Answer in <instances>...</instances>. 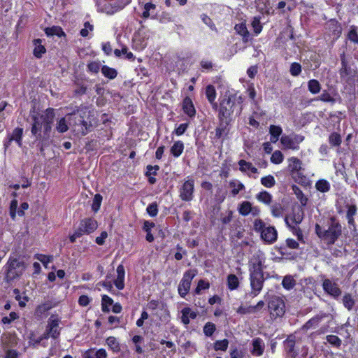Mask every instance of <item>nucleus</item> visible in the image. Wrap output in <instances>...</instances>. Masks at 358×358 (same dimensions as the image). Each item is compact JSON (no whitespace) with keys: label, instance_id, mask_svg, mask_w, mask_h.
Returning <instances> with one entry per match:
<instances>
[{"label":"nucleus","instance_id":"f257e3e1","mask_svg":"<svg viewBox=\"0 0 358 358\" xmlns=\"http://www.w3.org/2000/svg\"><path fill=\"white\" fill-rule=\"evenodd\" d=\"M243 99L236 93H226L219 99L217 108L218 120H227L228 122H233L236 116L241 115L243 110Z\"/></svg>","mask_w":358,"mask_h":358},{"label":"nucleus","instance_id":"f03ea898","mask_svg":"<svg viewBox=\"0 0 358 358\" xmlns=\"http://www.w3.org/2000/svg\"><path fill=\"white\" fill-rule=\"evenodd\" d=\"M55 110L52 108H48L43 114H35L31 116L32 124L31 133L36 140L41 138V129L43 127L45 135H49L52 129V124L54 121Z\"/></svg>","mask_w":358,"mask_h":358},{"label":"nucleus","instance_id":"7ed1b4c3","mask_svg":"<svg viewBox=\"0 0 358 358\" xmlns=\"http://www.w3.org/2000/svg\"><path fill=\"white\" fill-rule=\"evenodd\" d=\"M317 236L327 245H332L342 234V226L335 216L329 218L328 228L326 229L320 224H315Z\"/></svg>","mask_w":358,"mask_h":358},{"label":"nucleus","instance_id":"20e7f679","mask_svg":"<svg viewBox=\"0 0 358 358\" xmlns=\"http://www.w3.org/2000/svg\"><path fill=\"white\" fill-rule=\"evenodd\" d=\"M264 259L258 257L249 265L250 282L252 293L257 296L262 291L264 282Z\"/></svg>","mask_w":358,"mask_h":358},{"label":"nucleus","instance_id":"39448f33","mask_svg":"<svg viewBox=\"0 0 358 358\" xmlns=\"http://www.w3.org/2000/svg\"><path fill=\"white\" fill-rule=\"evenodd\" d=\"M97 227L98 222L93 217H85L80 220L77 229L69 236L70 243H73L77 238H80L83 235H89L93 233Z\"/></svg>","mask_w":358,"mask_h":358},{"label":"nucleus","instance_id":"423d86ee","mask_svg":"<svg viewBox=\"0 0 358 358\" xmlns=\"http://www.w3.org/2000/svg\"><path fill=\"white\" fill-rule=\"evenodd\" d=\"M254 230L260 234L261 238L267 244L273 243L278 238V231L274 227H266L262 219H256L253 222Z\"/></svg>","mask_w":358,"mask_h":358},{"label":"nucleus","instance_id":"0eeeda50","mask_svg":"<svg viewBox=\"0 0 358 358\" xmlns=\"http://www.w3.org/2000/svg\"><path fill=\"white\" fill-rule=\"evenodd\" d=\"M342 25L335 18L327 20L324 24L323 37L327 41H330L331 45L341 37L342 34Z\"/></svg>","mask_w":358,"mask_h":358},{"label":"nucleus","instance_id":"6e6552de","mask_svg":"<svg viewBox=\"0 0 358 358\" xmlns=\"http://www.w3.org/2000/svg\"><path fill=\"white\" fill-rule=\"evenodd\" d=\"M71 115L73 116V124H72L73 131L77 135H86L92 127L90 122L85 120L86 112L78 111L77 113H71Z\"/></svg>","mask_w":358,"mask_h":358},{"label":"nucleus","instance_id":"1a4fd4ad","mask_svg":"<svg viewBox=\"0 0 358 358\" xmlns=\"http://www.w3.org/2000/svg\"><path fill=\"white\" fill-rule=\"evenodd\" d=\"M268 308L272 318L282 317L285 313V303L281 297L272 296L268 300Z\"/></svg>","mask_w":358,"mask_h":358},{"label":"nucleus","instance_id":"9d476101","mask_svg":"<svg viewBox=\"0 0 358 358\" xmlns=\"http://www.w3.org/2000/svg\"><path fill=\"white\" fill-rule=\"evenodd\" d=\"M197 270L196 268H190L185 271L182 278L179 282L178 287V294L182 297L185 298L189 293L192 281L194 278L197 275Z\"/></svg>","mask_w":358,"mask_h":358},{"label":"nucleus","instance_id":"9b49d317","mask_svg":"<svg viewBox=\"0 0 358 358\" xmlns=\"http://www.w3.org/2000/svg\"><path fill=\"white\" fill-rule=\"evenodd\" d=\"M7 265L8 267L5 275L7 281H12L19 278L25 268L24 263L18 261L17 259L9 260Z\"/></svg>","mask_w":358,"mask_h":358},{"label":"nucleus","instance_id":"f8f14e48","mask_svg":"<svg viewBox=\"0 0 358 358\" xmlns=\"http://www.w3.org/2000/svg\"><path fill=\"white\" fill-rule=\"evenodd\" d=\"M179 197L183 201H190L194 198V180L187 176L179 188Z\"/></svg>","mask_w":358,"mask_h":358},{"label":"nucleus","instance_id":"ddd939ff","mask_svg":"<svg viewBox=\"0 0 358 358\" xmlns=\"http://www.w3.org/2000/svg\"><path fill=\"white\" fill-rule=\"evenodd\" d=\"M341 67L339 69L340 78L347 83H350L355 80L357 76V71L353 69L346 60L343 55L341 57Z\"/></svg>","mask_w":358,"mask_h":358},{"label":"nucleus","instance_id":"4468645a","mask_svg":"<svg viewBox=\"0 0 358 358\" xmlns=\"http://www.w3.org/2000/svg\"><path fill=\"white\" fill-rule=\"evenodd\" d=\"M322 288L324 291L333 299L338 300L342 294V291L338 285L332 282L330 279H324L322 282Z\"/></svg>","mask_w":358,"mask_h":358},{"label":"nucleus","instance_id":"2eb2a0df","mask_svg":"<svg viewBox=\"0 0 358 358\" xmlns=\"http://www.w3.org/2000/svg\"><path fill=\"white\" fill-rule=\"evenodd\" d=\"M304 140V136L301 135L295 134L293 138L287 135H284L280 138V142L282 145L293 150H298L299 149V144Z\"/></svg>","mask_w":358,"mask_h":358},{"label":"nucleus","instance_id":"dca6fc26","mask_svg":"<svg viewBox=\"0 0 358 358\" xmlns=\"http://www.w3.org/2000/svg\"><path fill=\"white\" fill-rule=\"evenodd\" d=\"M131 0H108L105 8L108 14H114L128 6Z\"/></svg>","mask_w":358,"mask_h":358},{"label":"nucleus","instance_id":"f3484780","mask_svg":"<svg viewBox=\"0 0 358 358\" xmlns=\"http://www.w3.org/2000/svg\"><path fill=\"white\" fill-rule=\"evenodd\" d=\"M18 202L16 199H13L10 201L9 206V215L12 220H15L16 215L17 214L20 217L24 215V210L29 208V204L27 202H23L20 204V208L17 209Z\"/></svg>","mask_w":358,"mask_h":358},{"label":"nucleus","instance_id":"a211bd4d","mask_svg":"<svg viewBox=\"0 0 358 358\" xmlns=\"http://www.w3.org/2000/svg\"><path fill=\"white\" fill-rule=\"evenodd\" d=\"M60 320L57 315H51L48 320L46 329L51 333L52 338L57 339L60 335V329L59 327Z\"/></svg>","mask_w":358,"mask_h":358},{"label":"nucleus","instance_id":"6ab92c4d","mask_svg":"<svg viewBox=\"0 0 358 358\" xmlns=\"http://www.w3.org/2000/svg\"><path fill=\"white\" fill-rule=\"evenodd\" d=\"M219 123L218 126L216 127L215 130V136L213 138V139L217 140L220 138H225L230 131V126L232 122H228L227 120H218Z\"/></svg>","mask_w":358,"mask_h":358},{"label":"nucleus","instance_id":"aec40b11","mask_svg":"<svg viewBox=\"0 0 358 358\" xmlns=\"http://www.w3.org/2000/svg\"><path fill=\"white\" fill-rule=\"evenodd\" d=\"M283 348L289 358H296L298 356V350L296 348L295 337L289 336L283 341Z\"/></svg>","mask_w":358,"mask_h":358},{"label":"nucleus","instance_id":"412c9836","mask_svg":"<svg viewBox=\"0 0 358 358\" xmlns=\"http://www.w3.org/2000/svg\"><path fill=\"white\" fill-rule=\"evenodd\" d=\"M303 217V210L301 207H299L297 209H294L292 214L285 218V222L287 226H297L301 223Z\"/></svg>","mask_w":358,"mask_h":358},{"label":"nucleus","instance_id":"4be33fe9","mask_svg":"<svg viewBox=\"0 0 358 358\" xmlns=\"http://www.w3.org/2000/svg\"><path fill=\"white\" fill-rule=\"evenodd\" d=\"M182 110L189 118L195 117L196 110L193 101L189 96H185L183 99L182 102Z\"/></svg>","mask_w":358,"mask_h":358},{"label":"nucleus","instance_id":"5701e85b","mask_svg":"<svg viewBox=\"0 0 358 358\" xmlns=\"http://www.w3.org/2000/svg\"><path fill=\"white\" fill-rule=\"evenodd\" d=\"M53 308V305L50 301H45L38 305L34 311V316L38 320L43 319L45 317L48 311Z\"/></svg>","mask_w":358,"mask_h":358},{"label":"nucleus","instance_id":"b1692460","mask_svg":"<svg viewBox=\"0 0 358 358\" xmlns=\"http://www.w3.org/2000/svg\"><path fill=\"white\" fill-rule=\"evenodd\" d=\"M157 6L152 2L145 3L143 5V11L141 15V17L146 20L150 18L155 20L157 18L156 13Z\"/></svg>","mask_w":358,"mask_h":358},{"label":"nucleus","instance_id":"393cba45","mask_svg":"<svg viewBox=\"0 0 358 358\" xmlns=\"http://www.w3.org/2000/svg\"><path fill=\"white\" fill-rule=\"evenodd\" d=\"M180 313L181 322L185 325H188L190 323V320L196 319L198 315L197 312L192 310L189 307L183 308Z\"/></svg>","mask_w":358,"mask_h":358},{"label":"nucleus","instance_id":"a878e982","mask_svg":"<svg viewBox=\"0 0 358 358\" xmlns=\"http://www.w3.org/2000/svg\"><path fill=\"white\" fill-rule=\"evenodd\" d=\"M325 313H320L315 315L310 320H308L301 327L303 331H307L308 330L317 327L320 322L326 317Z\"/></svg>","mask_w":358,"mask_h":358},{"label":"nucleus","instance_id":"bb28decb","mask_svg":"<svg viewBox=\"0 0 358 358\" xmlns=\"http://www.w3.org/2000/svg\"><path fill=\"white\" fill-rule=\"evenodd\" d=\"M252 348L250 352L252 355L259 357L262 356L264 352L265 345L263 340L259 338H255L252 341Z\"/></svg>","mask_w":358,"mask_h":358},{"label":"nucleus","instance_id":"cd10ccee","mask_svg":"<svg viewBox=\"0 0 358 358\" xmlns=\"http://www.w3.org/2000/svg\"><path fill=\"white\" fill-rule=\"evenodd\" d=\"M205 94L207 100L211 104L213 108H217V103L215 102L217 92L214 85L209 84L206 87Z\"/></svg>","mask_w":358,"mask_h":358},{"label":"nucleus","instance_id":"c85d7f7f","mask_svg":"<svg viewBox=\"0 0 358 358\" xmlns=\"http://www.w3.org/2000/svg\"><path fill=\"white\" fill-rule=\"evenodd\" d=\"M288 170L291 175L294 174L298 171H301L302 162L296 157H292L288 159Z\"/></svg>","mask_w":358,"mask_h":358},{"label":"nucleus","instance_id":"c756f323","mask_svg":"<svg viewBox=\"0 0 358 358\" xmlns=\"http://www.w3.org/2000/svg\"><path fill=\"white\" fill-rule=\"evenodd\" d=\"M107 352L103 348H100L96 352L94 349L90 348L83 354V358H107Z\"/></svg>","mask_w":358,"mask_h":358},{"label":"nucleus","instance_id":"7c9ffc66","mask_svg":"<svg viewBox=\"0 0 358 358\" xmlns=\"http://www.w3.org/2000/svg\"><path fill=\"white\" fill-rule=\"evenodd\" d=\"M42 40L40 38H36L33 41V44L34 45L33 55L37 59H41L43 57V55L46 52V48L42 45Z\"/></svg>","mask_w":358,"mask_h":358},{"label":"nucleus","instance_id":"2f4dec72","mask_svg":"<svg viewBox=\"0 0 358 358\" xmlns=\"http://www.w3.org/2000/svg\"><path fill=\"white\" fill-rule=\"evenodd\" d=\"M291 176L294 180L301 186L307 187L310 185V181L309 178L301 171H298Z\"/></svg>","mask_w":358,"mask_h":358},{"label":"nucleus","instance_id":"473e14b6","mask_svg":"<svg viewBox=\"0 0 358 358\" xmlns=\"http://www.w3.org/2000/svg\"><path fill=\"white\" fill-rule=\"evenodd\" d=\"M269 133L271 143H275L282 133V129L280 126L271 124L269 127Z\"/></svg>","mask_w":358,"mask_h":358},{"label":"nucleus","instance_id":"72a5a7b5","mask_svg":"<svg viewBox=\"0 0 358 358\" xmlns=\"http://www.w3.org/2000/svg\"><path fill=\"white\" fill-rule=\"evenodd\" d=\"M184 149L185 145L183 142L182 141H175L173 145L171 147L170 153L175 158H178L183 152Z\"/></svg>","mask_w":358,"mask_h":358},{"label":"nucleus","instance_id":"f704fd0d","mask_svg":"<svg viewBox=\"0 0 358 358\" xmlns=\"http://www.w3.org/2000/svg\"><path fill=\"white\" fill-rule=\"evenodd\" d=\"M22 136H23V129L21 127H16L13 129L12 134L9 136L10 141H15L19 147H22Z\"/></svg>","mask_w":358,"mask_h":358},{"label":"nucleus","instance_id":"c9c22d12","mask_svg":"<svg viewBox=\"0 0 358 358\" xmlns=\"http://www.w3.org/2000/svg\"><path fill=\"white\" fill-rule=\"evenodd\" d=\"M45 33L48 36H57L58 37L66 36L65 32L59 26H52L45 29Z\"/></svg>","mask_w":358,"mask_h":358},{"label":"nucleus","instance_id":"e433bc0d","mask_svg":"<svg viewBox=\"0 0 358 358\" xmlns=\"http://www.w3.org/2000/svg\"><path fill=\"white\" fill-rule=\"evenodd\" d=\"M342 303L343 306L348 310H352L355 305V299L350 293H345L342 298Z\"/></svg>","mask_w":358,"mask_h":358},{"label":"nucleus","instance_id":"4c0bfd02","mask_svg":"<svg viewBox=\"0 0 358 358\" xmlns=\"http://www.w3.org/2000/svg\"><path fill=\"white\" fill-rule=\"evenodd\" d=\"M315 101H320L329 103L331 105L336 103V99L327 90H324L320 95L314 99Z\"/></svg>","mask_w":358,"mask_h":358},{"label":"nucleus","instance_id":"58836bf2","mask_svg":"<svg viewBox=\"0 0 358 358\" xmlns=\"http://www.w3.org/2000/svg\"><path fill=\"white\" fill-rule=\"evenodd\" d=\"M292 189L294 193L296 194L297 199H299L301 205L302 206H306L307 205L308 199L307 196L303 194L302 190L296 185H293L292 186Z\"/></svg>","mask_w":358,"mask_h":358},{"label":"nucleus","instance_id":"ea45409f","mask_svg":"<svg viewBox=\"0 0 358 358\" xmlns=\"http://www.w3.org/2000/svg\"><path fill=\"white\" fill-rule=\"evenodd\" d=\"M315 188L322 193L328 192L331 189V185L326 179H319L315 182Z\"/></svg>","mask_w":358,"mask_h":358},{"label":"nucleus","instance_id":"a19ab883","mask_svg":"<svg viewBox=\"0 0 358 358\" xmlns=\"http://www.w3.org/2000/svg\"><path fill=\"white\" fill-rule=\"evenodd\" d=\"M101 70L103 76L110 80L115 79L117 76V70L107 65L102 66Z\"/></svg>","mask_w":358,"mask_h":358},{"label":"nucleus","instance_id":"79ce46f5","mask_svg":"<svg viewBox=\"0 0 358 358\" xmlns=\"http://www.w3.org/2000/svg\"><path fill=\"white\" fill-rule=\"evenodd\" d=\"M227 284L229 290H235L238 288L240 282L235 274H229L227 278Z\"/></svg>","mask_w":358,"mask_h":358},{"label":"nucleus","instance_id":"37998d69","mask_svg":"<svg viewBox=\"0 0 358 358\" xmlns=\"http://www.w3.org/2000/svg\"><path fill=\"white\" fill-rule=\"evenodd\" d=\"M238 213L243 216L248 215L252 210V206L250 201H243L238 206Z\"/></svg>","mask_w":358,"mask_h":358},{"label":"nucleus","instance_id":"c03bdc74","mask_svg":"<svg viewBox=\"0 0 358 358\" xmlns=\"http://www.w3.org/2000/svg\"><path fill=\"white\" fill-rule=\"evenodd\" d=\"M234 30L240 36H243V39L247 41L249 37V31L247 29L246 24L243 22L236 24L234 27Z\"/></svg>","mask_w":358,"mask_h":358},{"label":"nucleus","instance_id":"a18cd8bd","mask_svg":"<svg viewBox=\"0 0 358 358\" xmlns=\"http://www.w3.org/2000/svg\"><path fill=\"white\" fill-rule=\"evenodd\" d=\"M322 89L321 84L316 79H310L308 82V90L313 94H318Z\"/></svg>","mask_w":358,"mask_h":358},{"label":"nucleus","instance_id":"49530a36","mask_svg":"<svg viewBox=\"0 0 358 358\" xmlns=\"http://www.w3.org/2000/svg\"><path fill=\"white\" fill-rule=\"evenodd\" d=\"M238 165L240 166L239 169L242 172H245L246 170L250 171L252 173H257L258 172V169L254 166L251 162H246L244 159L239 160Z\"/></svg>","mask_w":358,"mask_h":358},{"label":"nucleus","instance_id":"de8ad7c7","mask_svg":"<svg viewBox=\"0 0 358 358\" xmlns=\"http://www.w3.org/2000/svg\"><path fill=\"white\" fill-rule=\"evenodd\" d=\"M256 199L266 205H269L272 201V195L267 191L263 190L256 195Z\"/></svg>","mask_w":358,"mask_h":358},{"label":"nucleus","instance_id":"09e8293b","mask_svg":"<svg viewBox=\"0 0 358 358\" xmlns=\"http://www.w3.org/2000/svg\"><path fill=\"white\" fill-rule=\"evenodd\" d=\"M113 299L106 294L101 296V310L103 313H109V306L113 304Z\"/></svg>","mask_w":358,"mask_h":358},{"label":"nucleus","instance_id":"8fccbe9b","mask_svg":"<svg viewBox=\"0 0 358 358\" xmlns=\"http://www.w3.org/2000/svg\"><path fill=\"white\" fill-rule=\"evenodd\" d=\"M282 285L286 290H290L295 287L296 280L291 275H287L282 279Z\"/></svg>","mask_w":358,"mask_h":358},{"label":"nucleus","instance_id":"3c124183","mask_svg":"<svg viewBox=\"0 0 358 358\" xmlns=\"http://www.w3.org/2000/svg\"><path fill=\"white\" fill-rule=\"evenodd\" d=\"M106 343L108 348L114 352H119L120 351V345L116 338L114 336H109L106 339Z\"/></svg>","mask_w":358,"mask_h":358},{"label":"nucleus","instance_id":"603ef678","mask_svg":"<svg viewBox=\"0 0 358 358\" xmlns=\"http://www.w3.org/2000/svg\"><path fill=\"white\" fill-rule=\"evenodd\" d=\"M229 186L231 187V194L233 196H236L241 191L245 189V185L241 182H236L234 180H231L229 182Z\"/></svg>","mask_w":358,"mask_h":358},{"label":"nucleus","instance_id":"864d4df0","mask_svg":"<svg viewBox=\"0 0 358 358\" xmlns=\"http://www.w3.org/2000/svg\"><path fill=\"white\" fill-rule=\"evenodd\" d=\"M210 288V283L208 281L201 279L197 282V286L194 290V294L199 295L202 290H206Z\"/></svg>","mask_w":358,"mask_h":358},{"label":"nucleus","instance_id":"5fc2aeb1","mask_svg":"<svg viewBox=\"0 0 358 358\" xmlns=\"http://www.w3.org/2000/svg\"><path fill=\"white\" fill-rule=\"evenodd\" d=\"M288 227L289 228V229L292 231V233L293 234V235H294L297 237V239L299 242H301V243H306V241L303 238V231L298 225L297 226L289 225V226H288Z\"/></svg>","mask_w":358,"mask_h":358},{"label":"nucleus","instance_id":"6e6d98bb","mask_svg":"<svg viewBox=\"0 0 358 358\" xmlns=\"http://www.w3.org/2000/svg\"><path fill=\"white\" fill-rule=\"evenodd\" d=\"M260 181L261 184L267 188H271L275 185V178L271 174L262 177Z\"/></svg>","mask_w":358,"mask_h":358},{"label":"nucleus","instance_id":"4d7b16f0","mask_svg":"<svg viewBox=\"0 0 358 358\" xmlns=\"http://www.w3.org/2000/svg\"><path fill=\"white\" fill-rule=\"evenodd\" d=\"M229 346V341L227 338L216 341L213 343V348L215 351H226Z\"/></svg>","mask_w":358,"mask_h":358},{"label":"nucleus","instance_id":"13d9d810","mask_svg":"<svg viewBox=\"0 0 358 358\" xmlns=\"http://www.w3.org/2000/svg\"><path fill=\"white\" fill-rule=\"evenodd\" d=\"M329 143L331 146H340L342 143L341 135L337 132L331 133L329 136Z\"/></svg>","mask_w":358,"mask_h":358},{"label":"nucleus","instance_id":"bf43d9fd","mask_svg":"<svg viewBox=\"0 0 358 358\" xmlns=\"http://www.w3.org/2000/svg\"><path fill=\"white\" fill-rule=\"evenodd\" d=\"M271 210L274 217H280L283 215L284 208L280 203H275L271 206Z\"/></svg>","mask_w":358,"mask_h":358},{"label":"nucleus","instance_id":"052dcab7","mask_svg":"<svg viewBox=\"0 0 358 358\" xmlns=\"http://www.w3.org/2000/svg\"><path fill=\"white\" fill-rule=\"evenodd\" d=\"M326 340L330 345L336 347V348H340L342 345L341 339L336 335H327L326 336Z\"/></svg>","mask_w":358,"mask_h":358},{"label":"nucleus","instance_id":"680f3d73","mask_svg":"<svg viewBox=\"0 0 358 358\" xmlns=\"http://www.w3.org/2000/svg\"><path fill=\"white\" fill-rule=\"evenodd\" d=\"M216 331V326L211 322H208L205 324L203 328V334L207 337H210Z\"/></svg>","mask_w":358,"mask_h":358},{"label":"nucleus","instance_id":"e2e57ef3","mask_svg":"<svg viewBox=\"0 0 358 358\" xmlns=\"http://www.w3.org/2000/svg\"><path fill=\"white\" fill-rule=\"evenodd\" d=\"M302 71V66L301 64L298 62H293L290 65L289 68V73L290 74L296 77L301 74Z\"/></svg>","mask_w":358,"mask_h":358},{"label":"nucleus","instance_id":"0e129e2a","mask_svg":"<svg viewBox=\"0 0 358 358\" xmlns=\"http://www.w3.org/2000/svg\"><path fill=\"white\" fill-rule=\"evenodd\" d=\"M284 156L281 151L275 150L271 157V162L274 164H279L283 162Z\"/></svg>","mask_w":358,"mask_h":358},{"label":"nucleus","instance_id":"69168bd1","mask_svg":"<svg viewBox=\"0 0 358 358\" xmlns=\"http://www.w3.org/2000/svg\"><path fill=\"white\" fill-rule=\"evenodd\" d=\"M101 68V64L99 62L92 61L87 64V71L92 73H98Z\"/></svg>","mask_w":358,"mask_h":358},{"label":"nucleus","instance_id":"338daca9","mask_svg":"<svg viewBox=\"0 0 358 358\" xmlns=\"http://www.w3.org/2000/svg\"><path fill=\"white\" fill-rule=\"evenodd\" d=\"M348 38L354 43L358 44V34L355 26H351L350 30L348 34Z\"/></svg>","mask_w":358,"mask_h":358},{"label":"nucleus","instance_id":"774afa93","mask_svg":"<svg viewBox=\"0 0 358 358\" xmlns=\"http://www.w3.org/2000/svg\"><path fill=\"white\" fill-rule=\"evenodd\" d=\"M103 197L100 194H96L93 199V203L92 205V208L94 212H96L99 210L101 204Z\"/></svg>","mask_w":358,"mask_h":358}]
</instances>
